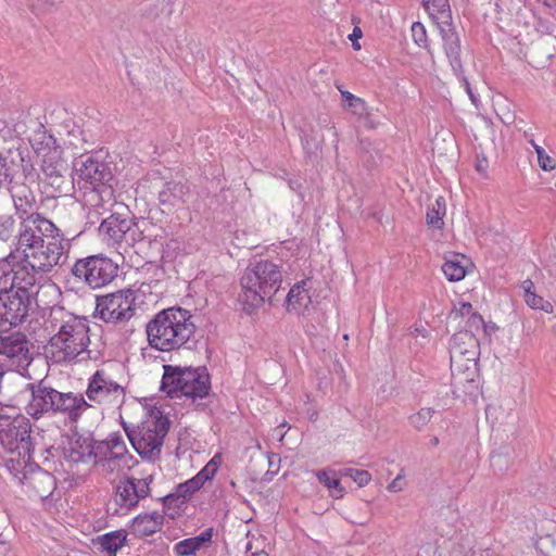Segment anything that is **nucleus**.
Returning <instances> with one entry per match:
<instances>
[{
	"instance_id": "52",
	"label": "nucleus",
	"mask_w": 556,
	"mask_h": 556,
	"mask_svg": "<svg viewBox=\"0 0 556 556\" xmlns=\"http://www.w3.org/2000/svg\"><path fill=\"white\" fill-rule=\"evenodd\" d=\"M404 486V480L401 475H399L392 482L388 485V490L390 492H399L402 491Z\"/></svg>"
},
{
	"instance_id": "19",
	"label": "nucleus",
	"mask_w": 556,
	"mask_h": 556,
	"mask_svg": "<svg viewBox=\"0 0 556 556\" xmlns=\"http://www.w3.org/2000/svg\"><path fill=\"white\" fill-rule=\"evenodd\" d=\"M66 174V165L60 160L56 151L43 155L40 180L50 187L52 192L60 194L68 193L74 180H71Z\"/></svg>"
},
{
	"instance_id": "3",
	"label": "nucleus",
	"mask_w": 556,
	"mask_h": 556,
	"mask_svg": "<svg viewBox=\"0 0 556 556\" xmlns=\"http://www.w3.org/2000/svg\"><path fill=\"white\" fill-rule=\"evenodd\" d=\"M37 440L38 433H34L28 417L22 414L11 416L0 413V445L8 454L3 458V465L13 477L27 468L34 459Z\"/></svg>"
},
{
	"instance_id": "6",
	"label": "nucleus",
	"mask_w": 556,
	"mask_h": 556,
	"mask_svg": "<svg viewBox=\"0 0 556 556\" xmlns=\"http://www.w3.org/2000/svg\"><path fill=\"white\" fill-rule=\"evenodd\" d=\"M282 283L281 266L268 260L250 262L240 278L241 292L239 301L243 311L251 314L266 300L278 292Z\"/></svg>"
},
{
	"instance_id": "24",
	"label": "nucleus",
	"mask_w": 556,
	"mask_h": 556,
	"mask_svg": "<svg viewBox=\"0 0 556 556\" xmlns=\"http://www.w3.org/2000/svg\"><path fill=\"white\" fill-rule=\"evenodd\" d=\"M83 192V204L88 210H93L94 214H102L100 210H104L105 203L110 202L113 197L111 185H100L93 187H79Z\"/></svg>"
},
{
	"instance_id": "7",
	"label": "nucleus",
	"mask_w": 556,
	"mask_h": 556,
	"mask_svg": "<svg viewBox=\"0 0 556 556\" xmlns=\"http://www.w3.org/2000/svg\"><path fill=\"white\" fill-rule=\"evenodd\" d=\"M161 390L170 397L186 396L193 401L210 394L211 378L205 367L164 365Z\"/></svg>"
},
{
	"instance_id": "60",
	"label": "nucleus",
	"mask_w": 556,
	"mask_h": 556,
	"mask_svg": "<svg viewBox=\"0 0 556 556\" xmlns=\"http://www.w3.org/2000/svg\"><path fill=\"white\" fill-rule=\"evenodd\" d=\"M191 480L195 482L198 490H200L204 485V483L208 481L207 479H204V477L201 476V473L199 472L193 478H191Z\"/></svg>"
},
{
	"instance_id": "61",
	"label": "nucleus",
	"mask_w": 556,
	"mask_h": 556,
	"mask_svg": "<svg viewBox=\"0 0 556 556\" xmlns=\"http://www.w3.org/2000/svg\"><path fill=\"white\" fill-rule=\"evenodd\" d=\"M522 288L525 290V294L527 293V290L533 291L534 285L530 279H527L522 282Z\"/></svg>"
},
{
	"instance_id": "17",
	"label": "nucleus",
	"mask_w": 556,
	"mask_h": 556,
	"mask_svg": "<svg viewBox=\"0 0 556 556\" xmlns=\"http://www.w3.org/2000/svg\"><path fill=\"white\" fill-rule=\"evenodd\" d=\"M15 478L22 483L29 497L46 500L52 495L56 486L54 476L33 460Z\"/></svg>"
},
{
	"instance_id": "34",
	"label": "nucleus",
	"mask_w": 556,
	"mask_h": 556,
	"mask_svg": "<svg viewBox=\"0 0 556 556\" xmlns=\"http://www.w3.org/2000/svg\"><path fill=\"white\" fill-rule=\"evenodd\" d=\"M98 542L102 549L115 556L116 551L119 549L126 542V532L119 530L105 533L98 538Z\"/></svg>"
},
{
	"instance_id": "25",
	"label": "nucleus",
	"mask_w": 556,
	"mask_h": 556,
	"mask_svg": "<svg viewBox=\"0 0 556 556\" xmlns=\"http://www.w3.org/2000/svg\"><path fill=\"white\" fill-rule=\"evenodd\" d=\"M188 193L189 188L185 184L167 181L159 192V202L165 208L172 210L175 206L184 204Z\"/></svg>"
},
{
	"instance_id": "1",
	"label": "nucleus",
	"mask_w": 556,
	"mask_h": 556,
	"mask_svg": "<svg viewBox=\"0 0 556 556\" xmlns=\"http://www.w3.org/2000/svg\"><path fill=\"white\" fill-rule=\"evenodd\" d=\"M195 331L193 315L179 306L160 311L146 325L149 345L161 352L191 349L197 343Z\"/></svg>"
},
{
	"instance_id": "64",
	"label": "nucleus",
	"mask_w": 556,
	"mask_h": 556,
	"mask_svg": "<svg viewBox=\"0 0 556 556\" xmlns=\"http://www.w3.org/2000/svg\"><path fill=\"white\" fill-rule=\"evenodd\" d=\"M533 149L536 153L538 159H542L544 149L539 144H534Z\"/></svg>"
},
{
	"instance_id": "33",
	"label": "nucleus",
	"mask_w": 556,
	"mask_h": 556,
	"mask_svg": "<svg viewBox=\"0 0 556 556\" xmlns=\"http://www.w3.org/2000/svg\"><path fill=\"white\" fill-rule=\"evenodd\" d=\"M319 483L325 485L331 491V495L336 498L343 497L345 489L342 486L340 480L336 477V471L331 469H323L316 472Z\"/></svg>"
},
{
	"instance_id": "59",
	"label": "nucleus",
	"mask_w": 556,
	"mask_h": 556,
	"mask_svg": "<svg viewBox=\"0 0 556 556\" xmlns=\"http://www.w3.org/2000/svg\"><path fill=\"white\" fill-rule=\"evenodd\" d=\"M191 480L195 482L198 490H200L204 485V483L208 481L207 479H204V477L201 476V473L199 472L193 478H191Z\"/></svg>"
},
{
	"instance_id": "23",
	"label": "nucleus",
	"mask_w": 556,
	"mask_h": 556,
	"mask_svg": "<svg viewBox=\"0 0 556 556\" xmlns=\"http://www.w3.org/2000/svg\"><path fill=\"white\" fill-rule=\"evenodd\" d=\"M91 445L89 453L93 463L100 459L114 456L115 452H124L127 450L126 443L118 432L111 433L106 440L97 441L90 438Z\"/></svg>"
},
{
	"instance_id": "32",
	"label": "nucleus",
	"mask_w": 556,
	"mask_h": 556,
	"mask_svg": "<svg viewBox=\"0 0 556 556\" xmlns=\"http://www.w3.org/2000/svg\"><path fill=\"white\" fill-rule=\"evenodd\" d=\"M16 251H11L7 256L0 257V294L5 293L12 288V273L14 270V261Z\"/></svg>"
},
{
	"instance_id": "18",
	"label": "nucleus",
	"mask_w": 556,
	"mask_h": 556,
	"mask_svg": "<svg viewBox=\"0 0 556 556\" xmlns=\"http://www.w3.org/2000/svg\"><path fill=\"white\" fill-rule=\"evenodd\" d=\"M440 28V34L443 40V47L445 54L450 61L452 70L454 74L462 81L464 88L466 89L470 100L477 106L478 99L471 90L470 84L467 77L464 75V68L460 58V40L458 35L456 34L453 23L450 24H437Z\"/></svg>"
},
{
	"instance_id": "2",
	"label": "nucleus",
	"mask_w": 556,
	"mask_h": 556,
	"mask_svg": "<svg viewBox=\"0 0 556 556\" xmlns=\"http://www.w3.org/2000/svg\"><path fill=\"white\" fill-rule=\"evenodd\" d=\"M18 220L16 252L37 256L39 260L61 261L65 250V237L52 220L38 212Z\"/></svg>"
},
{
	"instance_id": "26",
	"label": "nucleus",
	"mask_w": 556,
	"mask_h": 556,
	"mask_svg": "<svg viewBox=\"0 0 556 556\" xmlns=\"http://www.w3.org/2000/svg\"><path fill=\"white\" fill-rule=\"evenodd\" d=\"M213 533L214 529L207 528L197 536L185 539L176 543L174 551L178 556L194 555L201 548L210 546Z\"/></svg>"
},
{
	"instance_id": "54",
	"label": "nucleus",
	"mask_w": 556,
	"mask_h": 556,
	"mask_svg": "<svg viewBox=\"0 0 556 556\" xmlns=\"http://www.w3.org/2000/svg\"><path fill=\"white\" fill-rule=\"evenodd\" d=\"M457 313H459L462 316H468L471 313H473V308L471 303L469 302H462L459 303V307L457 308Z\"/></svg>"
},
{
	"instance_id": "37",
	"label": "nucleus",
	"mask_w": 556,
	"mask_h": 556,
	"mask_svg": "<svg viewBox=\"0 0 556 556\" xmlns=\"http://www.w3.org/2000/svg\"><path fill=\"white\" fill-rule=\"evenodd\" d=\"M173 12L174 0H155L153 4L144 10L143 16L149 20H155L163 14L169 16Z\"/></svg>"
},
{
	"instance_id": "45",
	"label": "nucleus",
	"mask_w": 556,
	"mask_h": 556,
	"mask_svg": "<svg viewBox=\"0 0 556 556\" xmlns=\"http://www.w3.org/2000/svg\"><path fill=\"white\" fill-rule=\"evenodd\" d=\"M471 330L472 332L483 330L484 331V320L480 314L477 312L471 313L468 315L467 320V329Z\"/></svg>"
},
{
	"instance_id": "28",
	"label": "nucleus",
	"mask_w": 556,
	"mask_h": 556,
	"mask_svg": "<svg viewBox=\"0 0 556 556\" xmlns=\"http://www.w3.org/2000/svg\"><path fill=\"white\" fill-rule=\"evenodd\" d=\"M425 9L437 24H450L452 12L448 0H421Z\"/></svg>"
},
{
	"instance_id": "47",
	"label": "nucleus",
	"mask_w": 556,
	"mask_h": 556,
	"mask_svg": "<svg viewBox=\"0 0 556 556\" xmlns=\"http://www.w3.org/2000/svg\"><path fill=\"white\" fill-rule=\"evenodd\" d=\"M346 108H349L351 112L357 116V118L361 115H364L365 111L368 109L366 102L358 97H356V101L349 102Z\"/></svg>"
},
{
	"instance_id": "44",
	"label": "nucleus",
	"mask_w": 556,
	"mask_h": 556,
	"mask_svg": "<svg viewBox=\"0 0 556 556\" xmlns=\"http://www.w3.org/2000/svg\"><path fill=\"white\" fill-rule=\"evenodd\" d=\"M176 490L186 503L197 491H199L195 482H193L191 479L179 483L176 486Z\"/></svg>"
},
{
	"instance_id": "16",
	"label": "nucleus",
	"mask_w": 556,
	"mask_h": 556,
	"mask_svg": "<svg viewBox=\"0 0 556 556\" xmlns=\"http://www.w3.org/2000/svg\"><path fill=\"white\" fill-rule=\"evenodd\" d=\"M36 301L9 290L0 294V331H8L26 321Z\"/></svg>"
},
{
	"instance_id": "29",
	"label": "nucleus",
	"mask_w": 556,
	"mask_h": 556,
	"mask_svg": "<svg viewBox=\"0 0 556 556\" xmlns=\"http://www.w3.org/2000/svg\"><path fill=\"white\" fill-rule=\"evenodd\" d=\"M114 456L108 457L105 459H100L97 465L101 471L105 475H111L115 471H119L123 468L127 467L129 468V460L131 459V455L128 453V451L124 452H115L113 453Z\"/></svg>"
},
{
	"instance_id": "22",
	"label": "nucleus",
	"mask_w": 556,
	"mask_h": 556,
	"mask_svg": "<svg viewBox=\"0 0 556 556\" xmlns=\"http://www.w3.org/2000/svg\"><path fill=\"white\" fill-rule=\"evenodd\" d=\"M152 480V476H149L143 479L131 477L121 481L115 492L116 504L127 509L137 506L140 498L149 495Z\"/></svg>"
},
{
	"instance_id": "57",
	"label": "nucleus",
	"mask_w": 556,
	"mask_h": 556,
	"mask_svg": "<svg viewBox=\"0 0 556 556\" xmlns=\"http://www.w3.org/2000/svg\"><path fill=\"white\" fill-rule=\"evenodd\" d=\"M432 207L434 210H438L440 212V214H442L444 216L445 215V211H446V204H445L444 198L443 197H439L435 200V204Z\"/></svg>"
},
{
	"instance_id": "15",
	"label": "nucleus",
	"mask_w": 556,
	"mask_h": 556,
	"mask_svg": "<svg viewBox=\"0 0 556 556\" xmlns=\"http://www.w3.org/2000/svg\"><path fill=\"white\" fill-rule=\"evenodd\" d=\"M86 395L89 401L106 408L121 407L125 389L104 369H98L88 380Z\"/></svg>"
},
{
	"instance_id": "41",
	"label": "nucleus",
	"mask_w": 556,
	"mask_h": 556,
	"mask_svg": "<svg viewBox=\"0 0 556 556\" xmlns=\"http://www.w3.org/2000/svg\"><path fill=\"white\" fill-rule=\"evenodd\" d=\"M341 476L351 478L358 486H365L371 479L370 473L367 470L346 468L340 471Z\"/></svg>"
},
{
	"instance_id": "42",
	"label": "nucleus",
	"mask_w": 556,
	"mask_h": 556,
	"mask_svg": "<svg viewBox=\"0 0 556 556\" xmlns=\"http://www.w3.org/2000/svg\"><path fill=\"white\" fill-rule=\"evenodd\" d=\"M412 36L414 38V41L422 48H427V34L426 28L420 22H415L412 25Z\"/></svg>"
},
{
	"instance_id": "9",
	"label": "nucleus",
	"mask_w": 556,
	"mask_h": 556,
	"mask_svg": "<svg viewBox=\"0 0 556 556\" xmlns=\"http://www.w3.org/2000/svg\"><path fill=\"white\" fill-rule=\"evenodd\" d=\"M23 161L20 152H9L8 155L0 153V190L8 187L18 219L35 214L38 210L37 198L31 188L25 182L14 180L18 162Z\"/></svg>"
},
{
	"instance_id": "51",
	"label": "nucleus",
	"mask_w": 556,
	"mask_h": 556,
	"mask_svg": "<svg viewBox=\"0 0 556 556\" xmlns=\"http://www.w3.org/2000/svg\"><path fill=\"white\" fill-rule=\"evenodd\" d=\"M64 1L65 0H37L39 9L45 12L61 5Z\"/></svg>"
},
{
	"instance_id": "14",
	"label": "nucleus",
	"mask_w": 556,
	"mask_h": 556,
	"mask_svg": "<svg viewBox=\"0 0 556 556\" xmlns=\"http://www.w3.org/2000/svg\"><path fill=\"white\" fill-rule=\"evenodd\" d=\"M137 293L132 289H122L96 299V315L106 324L128 321L135 314Z\"/></svg>"
},
{
	"instance_id": "4",
	"label": "nucleus",
	"mask_w": 556,
	"mask_h": 556,
	"mask_svg": "<svg viewBox=\"0 0 556 556\" xmlns=\"http://www.w3.org/2000/svg\"><path fill=\"white\" fill-rule=\"evenodd\" d=\"M47 323L56 330L49 341L56 362H71L87 350L90 338L86 317L74 315L62 306H53Z\"/></svg>"
},
{
	"instance_id": "31",
	"label": "nucleus",
	"mask_w": 556,
	"mask_h": 556,
	"mask_svg": "<svg viewBox=\"0 0 556 556\" xmlns=\"http://www.w3.org/2000/svg\"><path fill=\"white\" fill-rule=\"evenodd\" d=\"M305 281L294 285L287 294V304L289 309L300 312L303 307H307L311 296L304 288Z\"/></svg>"
},
{
	"instance_id": "13",
	"label": "nucleus",
	"mask_w": 556,
	"mask_h": 556,
	"mask_svg": "<svg viewBox=\"0 0 556 556\" xmlns=\"http://www.w3.org/2000/svg\"><path fill=\"white\" fill-rule=\"evenodd\" d=\"M480 343L475 332L462 330L453 334L450 341L451 369L454 379L463 375L466 381H472L477 372Z\"/></svg>"
},
{
	"instance_id": "5",
	"label": "nucleus",
	"mask_w": 556,
	"mask_h": 556,
	"mask_svg": "<svg viewBox=\"0 0 556 556\" xmlns=\"http://www.w3.org/2000/svg\"><path fill=\"white\" fill-rule=\"evenodd\" d=\"M27 390L30 391L31 399L26 406V412L34 419L62 415L71 422H77L81 415L91 407L81 394L60 392L43 380L28 383Z\"/></svg>"
},
{
	"instance_id": "62",
	"label": "nucleus",
	"mask_w": 556,
	"mask_h": 556,
	"mask_svg": "<svg viewBox=\"0 0 556 556\" xmlns=\"http://www.w3.org/2000/svg\"><path fill=\"white\" fill-rule=\"evenodd\" d=\"M412 334L417 333L420 334L424 339L427 338V331L424 328H417L415 327L414 330L410 332Z\"/></svg>"
},
{
	"instance_id": "12",
	"label": "nucleus",
	"mask_w": 556,
	"mask_h": 556,
	"mask_svg": "<svg viewBox=\"0 0 556 556\" xmlns=\"http://www.w3.org/2000/svg\"><path fill=\"white\" fill-rule=\"evenodd\" d=\"M119 266L104 254L78 258L71 267L73 279L90 289L110 285L118 276Z\"/></svg>"
},
{
	"instance_id": "20",
	"label": "nucleus",
	"mask_w": 556,
	"mask_h": 556,
	"mask_svg": "<svg viewBox=\"0 0 556 556\" xmlns=\"http://www.w3.org/2000/svg\"><path fill=\"white\" fill-rule=\"evenodd\" d=\"M77 182L79 187L110 185L113 174L110 166L90 155H83L75 162Z\"/></svg>"
},
{
	"instance_id": "8",
	"label": "nucleus",
	"mask_w": 556,
	"mask_h": 556,
	"mask_svg": "<svg viewBox=\"0 0 556 556\" xmlns=\"http://www.w3.org/2000/svg\"><path fill=\"white\" fill-rule=\"evenodd\" d=\"M169 424L168 418L161 413L137 426L126 422L121 416V425L132 447L142 458L149 460L159 458Z\"/></svg>"
},
{
	"instance_id": "50",
	"label": "nucleus",
	"mask_w": 556,
	"mask_h": 556,
	"mask_svg": "<svg viewBox=\"0 0 556 556\" xmlns=\"http://www.w3.org/2000/svg\"><path fill=\"white\" fill-rule=\"evenodd\" d=\"M540 167L545 172H551L556 167V162L553 157L548 156L545 153V150L543 151V157L538 159Z\"/></svg>"
},
{
	"instance_id": "58",
	"label": "nucleus",
	"mask_w": 556,
	"mask_h": 556,
	"mask_svg": "<svg viewBox=\"0 0 556 556\" xmlns=\"http://www.w3.org/2000/svg\"><path fill=\"white\" fill-rule=\"evenodd\" d=\"M340 93L342 96V99L344 101V105L348 106L349 105V102H352V101H356V96H354L353 93H351L350 91H346V90H342L340 89Z\"/></svg>"
},
{
	"instance_id": "10",
	"label": "nucleus",
	"mask_w": 556,
	"mask_h": 556,
	"mask_svg": "<svg viewBox=\"0 0 556 556\" xmlns=\"http://www.w3.org/2000/svg\"><path fill=\"white\" fill-rule=\"evenodd\" d=\"M147 225L144 219H137L130 212L113 213L102 219L99 233L108 245L126 253L128 249L143 240V226Z\"/></svg>"
},
{
	"instance_id": "40",
	"label": "nucleus",
	"mask_w": 556,
	"mask_h": 556,
	"mask_svg": "<svg viewBox=\"0 0 556 556\" xmlns=\"http://www.w3.org/2000/svg\"><path fill=\"white\" fill-rule=\"evenodd\" d=\"M525 301L533 309H541L546 313L553 312V305L542 296L538 295L534 291L527 290Z\"/></svg>"
},
{
	"instance_id": "63",
	"label": "nucleus",
	"mask_w": 556,
	"mask_h": 556,
	"mask_svg": "<svg viewBox=\"0 0 556 556\" xmlns=\"http://www.w3.org/2000/svg\"><path fill=\"white\" fill-rule=\"evenodd\" d=\"M100 215H101V214H94V213H93V210H89L88 215H87V218L89 219V222H90V223L94 224V223H96V220H94V219H96V218L98 219Z\"/></svg>"
},
{
	"instance_id": "48",
	"label": "nucleus",
	"mask_w": 556,
	"mask_h": 556,
	"mask_svg": "<svg viewBox=\"0 0 556 556\" xmlns=\"http://www.w3.org/2000/svg\"><path fill=\"white\" fill-rule=\"evenodd\" d=\"M216 457L212 458L200 471L201 476L204 479L211 480L216 475L218 469V464L215 460Z\"/></svg>"
},
{
	"instance_id": "30",
	"label": "nucleus",
	"mask_w": 556,
	"mask_h": 556,
	"mask_svg": "<svg viewBox=\"0 0 556 556\" xmlns=\"http://www.w3.org/2000/svg\"><path fill=\"white\" fill-rule=\"evenodd\" d=\"M465 257L459 254H452L445 257L442 265V271L448 281H459L466 276V268L464 266Z\"/></svg>"
},
{
	"instance_id": "56",
	"label": "nucleus",
	"mask_w": 556,
	"mask_h": 556,
	"mask_svg": "<svg viewBox=\"0 0 556 556\" xmlns=\"http://www.w3.org/2000/svg\"><path fill=\"white\" fill-rule=\"evenodd\" d=\"M0 556H14L8 542L0 540Z\"/></svg>"
},
{
	"instance_id": "38",
	"label": "nucleus",
	"mask_w": 556,
	"mask_h": 556,
	"mask_svg": "<svg viewBox=\"0 0 556 556\" xmlns=\"http://www.w3.org/2000/svg\"><path fill=\"white\" fill-rule=\"evenodd\" d=\"M435 410L431 407H422L408 417L410 426L417 431H421L431 421Z\"/></svg>"
},
{
	"instance_id": "21",
	"label": "nucleus",
	"mask_w": 556,
	"mask_h": 556,
	"mask_svg": "<svg viewBox=\"0 0 556 556\" xmlns=\"http://www.w3.org/2000/svg\"><path fill=\"white\" fill-rule=\"evenodd\" d=\"M0 354L5 356L11 366L26 367L31 361L29 341L21 331L0 336Z\"/></svg>"
},
{
	"instance_id": "11",
	"label": "nucleus",
	"mask_w": 556,
	"mask_h": 556,
	"mask_svg": "<svg viewBox=\"0 0 556 556\" xmlns=\"http://www.w3.org/2000/svg\"><path fill=\"white\" fill-rule=\"evenodd\" d=\"M60 265L61 262L58 261L39 260L37 256L22 254V257L14 263L11 290L36 301L43 275Z\"/></svg>"
},
{
	"instance_id": "43",
	"label": "nucleus",
	"mask_w": 556,
	"mask_h": 556,
	"mask_svg": "<svg viewBox=\"0 0 556 556\" xmlns=\"http://www.w3.org/2000/svg\"><path fill=\"white\" fill-rule=\"evenodd\" d=\"M359 144L362 150V159L364 163H366L368 167L375 166L377 163L376 157H380L378 151H374V153L369 151L370 142L368 141L361 140Z\"/></svg>"
},
{
	"instance_id": "55",
	"label": "nucleus",
	"mask_w": 556,
	"mask_h": 556,
	"mask_svg": "<svg viewBox=\"0 0 556 556\" xmlns=\"http://www.w3.org/2000/svg\"><path fill=\"white\" fill-rule=\"evenodd\" d=\"M361 37H362V30L359 27H355L353 29V33L349 36V38L353 41V48L356 50L361 49V46L356 42V40Z\"/></svg>"
},
{
	"instance_id": "46",
	"label": "nucleus",
	"mask_w": 556,
	"mask_h": 556,
	"mask_svg": "<svg viewBox=\"0 0 556 556\" xmlns=\"http://www.w3.org/2000/svg\"><path fill=\"white\" fill-rule=\"evenodd\" d=\"M427 224L431 227L441 229L444 225L443 223V215L440 214L438 210H434L433 207L429 208L426 216Z\"/></svg>"
},
{
	"instance_id": "35",
	"label": "nucleus",
	"mask_w": 556,
	"mask_h": 556,
	"mask_svg": "<svg viewBox=\"0 0 556 556\" xmlns=\"http://www.w3.org/2000/svg\"><path fill=\"white\" fill-rule=\"evenodd\" d=\"M16 237V218L9 213H0V243H8Z\"/></svg>"
},
{
	"instance_id": "49",
	"label": "nucleus",
	"mask_w": 556,
	"mask_h": 556,
	"mask_svg": "<svg viewBox=\"0 0 556 556\" xmlns=\"http://www.w3.org/2000/svg\"><path fill=\"white\" fill-rule=\"evenodd\" d=\"M358 121L367 129H375L379 124V122L375 118L374 114L368 111V109L365 111L364 115L358 117Z\"/></svg>"
},
{
	"instance_id": "39",
	"label": "nucleus",
	"mask_w": 556,
	"mask_h": 556,
	"mask_svg": "<svg viewBox=\"0 0 556 556\" xmlns=\"http://www.w3.org/2000/svg\"><path fill=\"white\" fill-rule=\"evenodd\" d=\"M162 502L164 511L167 513L172 518H174L175 514H177L176 509H180L182 506L186 505V502L179 495L176 489L174 493L165 495Z\"/></svg>"
},
{
	"instance_id": "27",
	"label": "nucleus",
	"mask_w": 556,
	"mask_h": 556,
	"mask_svg": "<svg viewBox=\"0 0 556 556\" xmlns=\"http://www.w3.org/2000/svg\"><path fill=\"white\" fill-rule=\"evenodd\" d=\"M90 445V438H78L68 447L64 448L65 459L73 463H87L91 460Z\"/></svg>"
},
{
	"instance_id": "36",
	"label": "nucleus",
	"mask_w": 556,
	"mask_h": 556,
	"mask_svg": "<svg viewBox=\"0 0 556 556\" xmlns=\"http://www.w3.org/2000/svg\"><path fill=\"white\" fill-rule=\"evenodd\" d=\"M131 531L132 533L138 538H144L152 535L160 531L157 521H149L146 517L142 515L136 517L131 525Z\"/></svg>"
},
{
	"instance_id": "53",
	"label": "nucleus",
	"mask_w": 556,
	"mask_h": 556,
	"mask_svg": "<svg viewBox=\"0 0 556 556\" xmlns=\"http://www.w3.org/2000/svg\"><path fill=\"white\" fill-rule=\"evenodd\" d=\"M143 517H146L149 521L153 522V521H157V526H159V529L161 530L162 526H163V521H164V517L162 514L160 513H152V514H146V515H142Z\"/></svg>"
}]
</instances>
